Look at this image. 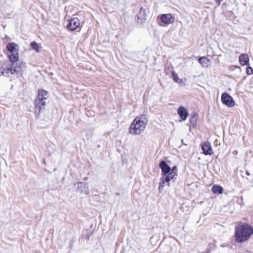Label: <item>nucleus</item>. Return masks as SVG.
Masks as SVG:
<instances>
[{
  "label": "nucleus",
  "mask_w": 253,
  "mask_h": 253,
  "mask_svg": "<svg viewBox=\"0 0 253 253\" xmlns=\"http://www.w3.org/2000/svg\"><path fill=\"white\" fill-rule=\"evenodd\" d=\"M148 122V119L145 115L136 117L130 125L129 133L133 135H140L146 129Z\"/></svg>",
  "instance_id": "1"
},
{
  "label": "nucleus",
  "mask_w": 253,
  "mask_h": 253,
  "mask_svg": "<svg viewBox=\"0 0 253 253\" xmlns=\"http://www.w3.org/2000/svg\"><path fill=\"white\" fill-rule=\"evenodd\" d=\"M75 186L77 187V189L81 192L82 193L88 195L89 193V190L88 186L87 183L84 182H77L75 184Z\"/></svg>",
  "instance_id": "10"
},
{
  "label": "nucleus",
  "mask_w": 253,
  "mask_h": 253,
  "mask_svg": "<svg viewBox=\"0 0 253 253\" xmlns=\"http://www.w3.org/2000/svg\"><path fill=\"white\" fill-rule=\"evenodd\" d=\"M47 92L44 89H41L36 100V107L40 111L44 109L47 103Z\"/></svg>",
  "instance_id": "6"
},
{
  "label": "nucleus",
  "mask_w": 253,
  "mask_h": 253,
  "mask_svg": "<svg viewBox=\"0 0 253 253\" xmlns=\"http://www.w3.org/2000/svg\"><path fill=\"white\" fill-rule=\"evenodd\" d=\"M177 169L176 166L173 167L171 169L169 173V181L174 178V177L177 175Z\"/></svg>",
  "instance_id": "18"
},
{
  "label": "nucleus",
  "mask_w": 253,
  "mask_h": 253,
  "mask_svg": "<svg viewBox=\"0 0 253 253\" xmlns=\"http://www.w3.org/2000/svg\"><path fill=\"white\" fill-rule=\"evenodd\" d=\"M67 27L70 31H74L80 28L81 22L80 20L77 17L71 19L69 20Z\"/></svg>",
  "instance_id": "9"
},
{
  "label": "nucleus",
  "mask_w": 253,
  "mask_h": 253,
  "mask_svg": "<svg viewBox=\"0 0 253 253\" xmlns=\"http://www.w3.org/2000/svg\"><path fill=\"white\" fill-rule=\"evenodd\" d=\"M199 63L203 67H208L210 64V60L206 57H202L199 59Z\"/></svg>",
  "instance_id": "15"
},
{
  "label": "nucleus",
  "mask_w": 253,
  "mask_h": 253,
  "mask_svg": "<svg viewBox=\"0 0 253 253\" xmlns=\"http://www.w3.org/2000/svg\"><path fill=\"white\" fill-rule=\"evenodd\" d=\"M212 191L213 193L222 194L223 192V188L219 185H214L212 187Z\"/></svg>",
  "instance_id": "19"
},
{
  "label": "nucleus",
  "mask_w": 253,
  "mask_h": 253,
  "mask_svg": "<svg viewBox=\"0 0 253 253\" xmlns=\"http://www.w3.org/2000/svg\"><path fill=\"white\" fill-rule=\"evenodd\" d=\"M253 234V229L248 224H243L235 229V238L239 242H244L248 240Z\"/></svg>",
  "instance_id": "3"
},
{
  "label": "nucleus",
  "mask_w": 253,
  "mask_h": 253,
  "mask_svg": "<svg viewBox=\"0 0 253 253\" xmlns=\"http://www.w3.org/2000/svg\"><path fill=\"white\" fill-rule=\"evenodd\" d=\"M22 66H24L22 63L18 65L15 63L11 62L10 61L5 62L1 67L0 71L2 75L7 77H11L14 74H16L17 76L22 75L23 70H22Z\"/></svg>",
  "instance_id": "2"
},
{
  "label": "nucleus",
  "mask_w": 253,
  "mask_h": 253,
  "mask_svg": "<svg viewBox=\"0 0 253 253\" xmlns=\"http://www.w3.org/2000/svg\"><path fill=\"white\" fill-rule=\"evenodd\" d=\"M32 48L35 50L37 52H40L42 50V47L36 42H33L30 43Z\"/></svg>",
  "instance_id": "17"
},
{
  "label": "nucleus",
  "mask_w": 253,
  "mask_h": 253,
  "mask_svg": "<svg viewBox=\"0 0 253 253\" xmlns=\"http://www.w3.org/2000/svg\"><path fill=\"white\" fill-rule=\"evenodd\" d=\"M146 19V14L145 10L141 7L139 12L136 15L137 22L139 23L142 24Z\"/></svg>",
  "instance_id": "12"
},
{
  "label": "nucleus",
  "mask_w": 253,
  "mask_h": 253,
  "mask_svg": "<svg viewBox=\"0 0 253 253\" xmlns=\"http://www.w3.org/2000/svg\"><path fill=\"white\" fill-rule=\"evenodd\" d=\"M7 55L10 61L15 63L19 59V45L15 42H10L6 45Z\"/></svg>",
  "instance_id": "5"
},
{
  "label": "nucleus",
  "mask_w": 253,
  "mask_h": 253,
  "mask_svg": "<svg viewBox=\"0 0 253 253\" xmlns=\"http://www.w3.org/2000/svg\"><path fill=\"white\" fill-rule=\"evenodd\" d=\"M203 154L206 155H211L213 154L212 149L210 143L208 142H205L201 145Z\"/></svg>",
  "instance_id": "11"
},
{
  "label": "nucleus",
  "mask_w": 253,
  "mask_h": 253,
  "mask_svg": "<svg viewBox=\"0 0 253 253\" xmlns=\"http://www.w3.org/2000/svg\"><path fill=\"white\" fill-rule=\"evenodd\" d=\"M159 167L162 170V176L160 178L159 186V189L160 191L165 186V183H167L168 186L169 185V174L170 171V168L164 161H162L160 162Z\"/></svg>",
  "instance_id": "4"
},
{
  "label": "nucleus",
  "mask_w": 253,
  "mask_h": 253,
  "mask_svg": "<svg viewBox=\"0 0 253 253\" xmlns=\"http://www.w3.org/2000/svg\"><path fill=\"white\" fill-rule=\"evenodd\" d=\"M160 18L161 23L160 25L161 26H167L174 22L175 18L170 13L164 14L159 16L158 18Z\"/></svg>",
  "instance_id": "7"
},
{
  "label": "nucleus",
  "mask_w": 253,
  "mask_h": 253,
  "mask_svg": "<svg viewBox=\"0 0 253 253\" xmlns=\"http://www.w3.org/2000/svg\"><path fill=\"white\" fill-rule=\"evenodd\" d=\"M177 113L182 120H185L188 115V111L183 107H180L177 110Z\"/></svg>",
  "instance_id": "14"
},
{
  "label": "nucleus",
  "mask_w": 253,
  "mask_h": 253,
  "mask_svg": "<svg viewBox=\"0 0 253 253\" xmlns=\"http://www.w3.org/2000/svg\"><path fill=\"white\" fill-rule=\"evenodd\" d=\"M249 57L247 54H241L239 57V62L242 66L248 65L249 64Z\"/></svg>",
  "instance_id": "13"
},
{
  "label": "nucleus",
  "mask_w": 253,
  "mask_h": 253,
  "mask_svg": "<svg viewBox=\"0 0 253 253\" xmlns=\"http://www.w3.org/2000/svg\"><path fill=\"white\" fill-rule=\"evenodd\" d=\"M246 72L248 75H252L253 74V69L252 67H248L246 69Z\"/></svg>",
  "instance_id": "20"
},
{
  "label": "nucleus",
  "mask_w": 253,
  "mask_h": 253,
  "mask_svg": "<svg viewBox=\"0 0 253 253\" xmlns=\"http://www.w3.org/2000/svg\"><path fill=\"white\" fill-rule=\"evenodd\" d=\"M171 76L173 81L176 83L180 84H183V81L181 79H180L177 74L174 71L171 72Z\"/></svg>",
  "instance_id": "16"
},
{
  "label": "nucleus",
  "mask_w": 253,
  "mask_h": 253,
  "mask_svg": "<svg viewBox=\"0 0 253 253\" xmlns=\"http://www.w3.org/2000/svg\"><path fill=\"white\" fill-rule=\"evenodd\" d=\"M223 0H215L216 3L218 5H219Z\"/></svg>",
  "instance_id": "21"
},
{
  "label": "nucleus",
  "mask_w": 253,
  "mask_h": 253,
  "mask_svg": "<svg viewBox=\"0 0 253 253\" xmlns=\"http://www.w3.org/2000/svg\"><path fill=\"white\" fill-rule=\"evenodd\" d=\"M221 100L222 103L228 107H233L235 105V101L233 98L227 93L222 94Z\"/></svg>",
  "instance_id": "8"
}]
</instances>
